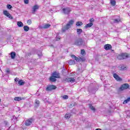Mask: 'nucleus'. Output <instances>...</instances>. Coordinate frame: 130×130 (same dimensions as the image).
Returning <instances> with one entry per match:
<instances>
[{"mask_svg":"<svg viewBox=\"0 0 130 130\" xmlns=\"http://www.w3.org/2000/svg\"><path fill=\"white\" fill-rule=\"evenodd\" d=\"M74 23H75L74 20H70L69 22L66 24V25L62 28V32H66L67 30H69V29L71 28V26L74 24Z\"/></svg>","mask_w":130,"mask_h":130,"instance_id":"f257e3e1","label":"nucleus"},{"mask_svg":"<svg viewBox=\"0 0 130 130\" xmlns=\"http://www.w3.org/2000/svg\"><path fill=\"white\" fill-rule=\"evenodd\" d=\"M75 45L77 46H81L82 45H85V41L81 38L77 39L74 42Z\"/></svg>","mask_w":130,"mask_h":130,"instance_id":"f03ea898","label":"nucleus"},{"mask_svg":"<svg viewBox=\"0 0 130 130\" xmlns=\"http://www.w3.org/2000/svg\"><path fill=\"white\" fill-rule=\"evenodd\" d=\"M128 57H129V55L127 53H122L117 56L118 59L120 60L125 59V58H127Z\"/></svg>","mask_w":130,"mask_h":130,"instance_id":"7ed1b4c3","label":"nucleus"},{"mask_svg":"<svg viewBox=\"0 0 130 130\" xmlns=\"http://www.w3.org/2000/svg\"><path fill=\"white\" fill-rule=\"evenodd\" d=\"M129 88V85L127 83H124L121 85L119 88L120 91H123V90H126Z\"/></svg>","mask_w":130,"mask_h":130,"instance_id":"20e7f679","label":"nucleus"},{"mask_svg":"<svg viewBox=\"0 0 130 130\" xmlns=\"http://www.w3.org/2000/svg\"><path fill=\"white\" fill-rule=\"evenodd\" d=\"M71 8L69 7L64 8L62 9V12L63 14H64V15H69V14L71 13Z\"/></svg>","mask_w":130,"mask_h":130,"instance_id":"39448f33","label":"nucleus"},{"mask_svg":"<svg viewBox=\"0 0 130 130\" xmlns=\"http://www.w3.org/2000/svg\"><path fill=\"white\" fill-rule=\"evenodd\" d=\"M33 121H34L33 118H31L26 120L25 121V125H26V126H29V125H31V124L33 123Z\"/></svg>","mask_w":130,"mask_h":130,"instance_id":"423d86ee","label":"nucleus"},{"mask_svg":"<svg viewBox=\"0 0 130 130\" xmlns=\"http://www.w3.org/2000/svg\"><path fill=\"white\" fill-rule=\"evenodd\" d=\"M3 14L4 15H5V16H6V17H7V18H9V19H11V20H13V16H12V15H11V14H10L8 11L6 10H4L3 11Z\"/></svg>","mask_w":130,"mask_h":130,"instance_id":"0eeeda50","label":"nucleus"},{"mask_svg":"<svg viewBox=\"0 0 130 130\" xmlns=\"http://www.w3.org/2000/svg\"><path fill=\"white\" fill-rule=\"evenodd\" d=\"M56 89V86L55 85H49L48 86L46 90V91H52V90H55Z\"/></svg>","mask_w":130,"mask_h":130,"instance_id":"6e6552de","label":"nucleus"},{"mask_svg":"<svg viewBox=\"0 0 130 130\" xmlns=\"http://www.w3.org/2000/svg\"><path fill=\"white\" fill-rule=\"evenodd\" d=\"M37 10H39V6L36 5L32 8V14H35L37 11Z\"/></svg>","mask_w":130,"mask_h":130,"instance_id":"1a4fd4ad","label":"nucleus"},{"mask_svg":"<svg viewBox=\"0 0 130 130\" xmlns=\"http://www.w3.org/2000/svg\"><path fill=\"white\" fill-rule=\"evenodd\" d=\"M63 81H66L68 83H74L75 82V79L74 78H65L63 79Z\"/></svg>","mask_w":130,"mask_h":130,"instance_id":"9d476101","label":"nucleus"},{"mask_svg":"<svg viewBox=\"0 0 130 130\" xmlns=\"http://www.w3.org/2000/svg\"><path fill=\"white\" fill-rule=\"evenodd\" d=\"M50 26L51 25L49 24H44L43 26L41 25L39 26V28L40 29H48Z\"/></svg>","mask_w":130,"mask_h":130,"instance_id":"9b49d317","label":"nucleus"},{"mask_svg":"<svg viewBox=\"0 0 130 130\" xmlns=\"http://www.w3.org/2000/svg\"><path fill=\"white\" fill-rule=\"evenodd\" d=\"M52 76L53 77H54V78H56V79H59L60 78L59 73L57 72H54L52 73Z\"/></svg>","mask_w":130,"mask_h":130,"instance_id":"f8f14e48","label":"nucleus"},{"mask_svg":"<svg viewBox=\"0 0 130 130\" xmlns=\"http://www.w3.org/2000/svg\"><path fill=\"white\" fill-rule=\"evenodd\" d=\"M113 77L116 80V81H122L121 78L119 77L118 75H117L116 73L113 74Z\"/></svg>","mask_w":130,"mask_h":130,"instance_id":"ddd939ff","label":"nucleus"},{"mask_svg":"<svg viewBox=\"0 0 130 130\" xmlns=\"http://www.w3.org/2000/svg\"><path fill=\"white\" fill-rule=\"evenodd\" d=\"M111 48H112V46L110 44H106L104 46L105 50H110Z\"/></svg>","mask_w":130,"mask_h":130,"instance_id":"4468645a","label":"nucleus"},{"mask_svg":"<svg viewBox=\"0 0 130 130\" xmlns=\"http://www.w3.org/2000/svg\"><path fill=\"white\" fill-rule=\"evenodd\" d=\"M120 22V17H118V18H115L113 19V23L115 24H118Z\"/></svg>","mask_w":130,"mask_h":130,"instance_id":"2eb2a0df","label":"nucleus"},{"mask_svg":"<svg viewBox=\"0 0 130 130\" xmlns=\"http://www.w3.org/2000/svg\"><path fill=\"white\" fill-rule=\"evenodd\" d=\"M93 26V23L92 22H89V23L87 24L85 26H84V28H91Z\"/></svg>","mask_w":130,"mask_h":130,"instance_id":"dca6fc26","label":"nucleus"},{"mask_svg":"<svg viewBox=\"0 0 130 130\" xmlns=\"http://www.w3.org/2000/svg\"><path fill=\"white\" fill-rule=\"evenodd\" d=\"M49 80L51 82H56V78L53 77V75H52L50 77Z\"/></svg>","mask_w":130,"mask_h":130,"instance_id":"f3484780","label":"nucleus"},{"mask_svg":"<svg viewBox=\"0 0 130 130\" xmlns=\"http://www.w3.org/2000/svg\"><path fill=\"white\" fill-rule=\"evenodd\" d=\"M10 55L12 59H14L16 57V53L15 52H12L10 53Z\"/></svg>","mask_w":130,"mask_h":130,"instance_id":"a211bd4d","label":"nucleus"},{"mask_svg":"<svg viewBox=\"0 0 130 130\" xmlns=\"http://www.w3.org/2000/svg\"><path fill=\"white\" fill-rule=\"evenodd\" d=\"M69 64H70V66H72L73 64H76V61L74 60L70 59L68 62Z\"/></svg>","mask_w":130,"mask_h":130,"instance_id":"6ab92c4d","label":"nucleus"},{"mask_svg":"<svg viewBox=\"0 0 130 130\" xmlns=\"http://www.w3.org/2000/svg\"><path fill=\"white\" fill-rule=\"evenodd\" d=\"M18 84L20 86H24V85L25 84V82H24L23 80L21 79L18 81Z\"/></svg>","mask_w":130,"mask_h":130,"instance_id":"aec40b11","label":"nucleus"},{"mask_svg":"<svg viewBox=\"0 0 130 130\" xmlns=\"http://www.w3.org/2000/svg\"><path fill=\"white\" fill-rule=\"evenodd\" d=\"M82 32H83V30L82 29H81V28L77 29V32L79 36H80V35H81V34L82 33Z\"/></svg>","mask_w":130,"mask_h":130,"instance_id":"412c9836","label":"nucleus"},{"mask_svg":"<svg viewBox=\"0 0 130 130\" xmlns=\"http://www.w3.org/2000/svg\"><path fill=\"white\" fill-rule=\"evenodd\" d=\"M119 67L120 68V71H124V70H125V68H126L123 64L120 65Z\"/></svg>","mask_w":130,"mask_h":130,"instance_id":"4be33fe9","label":"nucleus"},{"mask_svg":"<svg viewBox=\"0 0 130 130\" xmlns=\"http://www.w3.org/2000/svg\"><path fill=\"white\" fill-rule=\"evenodd\" d=\"M110 4L113 7H114L116 5V2L115 0H110Z\"/></svg>","mask_w":130,"mask_h":130,"instance_id":"5701e85b","label":"nucleus"},{"mask_svg":"<svg viewBox=\"0 0 130 130\" xmlns=\"http://www.w3.org/2000/svg\"><path fill=\"white\" fill-rule=\"evenodd\" d=\"M23 29H24V30L25 31V32H28V30H30V28H29V26H27V25H25L24 27H23Z\"/></svg>","mask_w":130,"mask_h":130,"instance_id":"b1692460","label":"nucleus"},{"mask_svg":"<svg viewBox=\"0 0 130 130\" xmlns=\"http://www.w3.org/2000/svg\"><path fill=\"white\" fill-rule=\"evenodd\" d=\"M72 58H74L75 60H76V61H79V58L78 57L76 56L75 55H71Z\"/></svg>","mask_w":130,"mask_h":130,"instance_id":"393cba45","label":"nucleus"},{"mask_svg":"<svg viewBox=\"0 0 130 130\" xmlns=\"http://www.w3.org/2000/svg\"><path fill=\"white\" fill-rule=\"evenodd\" d=\"M89 108H90L91 110H92V111H94V112H95L96 109H95V108H94V107L92 106V104H89Z\"/></svg>","mask_w":130,"mask_h":130,"instance_id":"a878e982","label":"nucleus"},{"mask_svg":"<svg viewBox=\"0 0 130 130\" xmlns=\"http://www.w3.org/2000/svg\"><path fill=\"white\" fill-rule=\"evenodd\" d=\"M37 54L38 56L40 58L41 57V56H42V52L41 51H38Z\"/></svg>","mask_w":130,"mask_h":130,"instance_id":"bb28decb","label":"nucleus"},{"mask_svg":"<svg viewBox=\"0 0 130 130\" xmlns=\"http://www.w3.org/2000/svg\"><path fill=\"white\" fill-rule=\"evenodd\" d=\"M71 117V114L70 113H67L65 115V118H67V119H69V118H70Z\"/></svg>","mask_w":130,"mask_h":130,"instance_id":"cd10ccee","label":"nucleus"},{"mask_svg":"<svg viewBox=\"0 0 130 130\" xmlns=\"http://www.w3.org/2000/svg\"><path fill=\"white\" fill-rule=\"evenodd\" d=\"M14 100L15 101H20V100H22V98L21 97H15L14 98Z\"/></svg>","mask_w":130,"mask_h":130,"instance_id":"c85d7f7f","label":"nucleus"},{"mask_svg":"<svg viewBox=\"0 0 130 130\" xmlns=\"http://www.w3.org/2000/svg\"><path fill=\"white\" fill-rule=\"evenodd\" d=\"M83 25V22L81 21H78L76 22V26H82Z\"/></svg>","mask_w":130,"mask_h":130,"instance_id":"c756f323","label":"nucleus"},{"mask_svg":"<svg viewBox=\"0 0 130 130\" xmlns=\"http://www.w3.org/2000/svg\"><path fill=\"white\" fill-rule=\"evenodd\" d=\"M17 25L18 27H23V23L21 21L17 22Z\"/></svg>","mask_w":130,"mask_h":130,"instance_id":"7c9ffc66","label":"nucleus"},{"mask_svg":"<svg viewBox=\"0 0 130 130\" xmlns=\"http://www.w3.org/2000/svg\"><path fill=\"white\" fill-rule=\"evenodd\" d=\"M81 53L82 55H85V54H86V51L84 49L81 50Z\"/></svg>","mask_w":130,"mask_h":130,"instance_id":"2f4dec72","label":"nucleus"},{"mask_svg":"<svg viewBox=\"0 0 130 130\" xmlns=\"http://www.w3.org/2000/svg\"><path fill=\"white\" fill-rule=\"evenodd\" d=\"M36 104H37V106H39V104H40V102L37 100H35Z\"/></svg>","mask_w":130,"mask_h":130,"instance_id":"473e14b6","label":"nucleus"},{"mask_svg":"<svg viewBox=\"0 0 130 130\" xmlns=\"http://www.w3.org/2000/svg\"><path fill=\"white\" fill-rule=\"evenodd\" d=\"M31 23H32V20H31V19H29L27 21V24H28V25H31Z\"/></svg>","mask_w":130,"mask_h":130,"instance_id":"72a5a7b5","label":"nucleus"},{"mask_svg":"<svg viewBox=\"0 0 130 130\" xmlns=\"http://www.w3.org/2000/svg\"><path fill=\"white\" fill-rule=\"evenodd\" d=\"M6 72L7 74H10V73H11V70H10V69L7 68L6 70Z\"/></svg>","mask_w":130,"mask_h":130,"instance_id":"f704fd0d","label":"nucleus"},{"mask_svg":"<svg viewBox=\"0 0 130 130\" xmlns=\"http://www.w3.org/2000/svg\"><path fill=\"white\" fill-rule=\"evenodd\" d=\"M7 7L8 9H9L10 10H11V9H12L13 8L12 5H11L10 4L7 5Z\"/></svg>","mask_w":130,"mask_h":130,"instance_id":"c9c22d12","label":"nucleus"},{"mask_svg":"<svg viewBox=\"0 0 130 130\" xmlns=\"http://www.w3.org/2000/svg\"><path fill=\"white\" fill-rule=\"evenodd\" d=\"M24 3L25 5H28L29 4V0H24Z\"/></svg>","mask_w":130,"mask_h":130,"instance_id":"e433bc0d","label":"nucleus"},{"mask_svg":"<svg viewBox=\"0 0 130 130\" xmlns=\"http://www.w3.org/2000/svg\"><path fill=\"white\" fill-rule=\"evenodd\" d=\"M63 99L67 100V99H69V96L67 95H64L63 96Z\"/></svg>","mask_w":130,"mask_h":130,"instance_id":"4c0bfd02","label":"nucleus"},{"mask_svg":"<svg viewBox=\"0 0 130 130\" xmlns=\"http://www.w3.org/2000/svg\"><path fill=\"white\" fill-rule=\"evenodd\" d=\"M17 117H16L15 116H13L12 119H14L15 120V121H17L18 120H17Z\"/></svg>","mask_w":130,"mask_h":130,"instance_id":"58836bf2","label":"nucleus"},{"mask_svg":"<svg viewBox=\"0 0 130 130\" xmlns=\"http://www.w3.org/2000/svg\"><path fill=\"white\" fill-rule=\"evenodd\" d=\"M89 22H90V23H93V22H94V18H91L89 19Z\"/></svg>","mask_w":130,"mask_h":130,"instance_id":"ea45409f","label":"nucleus"},{"mask_svg":"<svg viewBox=\"0 0 130 130\" xmlns=\"http://www.w3.org/2000/svg\"><path fill=\"white\" fill-rule=\"evenodd\" d=\"M31 54V53H27L26 54V56H30Z\"/></svg>","mask_w":130,"mask_h":130,"instance_id":"a19ab883","label":"nucleus"},{"mask_svg":"<svg viewBox=\"0 0 130 130\" xmlns=\"http://www.w3.org/2000/svg\"><path fill=\"white\" fill-rule=\"evenodd\" d=\"M56 40L57 41H58V40H60V38H59V36H57L56 38Z\"/></svg>","mask_w":130,"mask_h":130,"instance_id":"79ce46f5","label":"nucleus"},{"mask_svg":"<svg viewBox=\"0 0 130 130\" xmlns=\"http://www.w3.org/2000/svg\"><path fill=\"white\" fill-rule=\"evenodd\" d=\"M14 81H15V82H16V83H17V82H19V78H16L14 79Z\"/></svg>","mask_w":130,"mask_h":130,"instance_id":"37998d69","label":"nucleus"},{"mask_svg":"<svg viewBox=\"0 0 130 130\" xmlns=\"http://www.w3.org/2000/svg\"><path fill=\"white\" fill-rule=\"evenodd\" d=\"M127 101H126V100H125L123 102V104H126V103H127Z\"/></svg>","mask_w":130,"mask_h":130,"instance_id":"c03bdc74","label":"nucleus"},{"mask_svg":"<svg viewBox=\"0 0 130 130\" xmlns=\"http://www.w3.org/2000/svg\"><path fill=\"white\" fill-rule=\"evenodd\" d=\"M126 100L127 102H130V98H128Z\"/></svg>","mask_w":130,"mask_h":130,"instance_id":"a18cd8bd","label":"nucleus"},{"mask_svg":"<svg viewBox=\"0 0 130 130\" xmlns=\"http://www.w3.org/2000/svg\"><path fill=\"white\" fill-rule=\"evenodd\" d=\"M4 123L6 125H7L8 124V121H4Z\"/></svg>","mask_w":130,"mask_h":130,"instance_id":"49530a36","label":"nucleus"},{"mask_svg":"<svg viewBox=\"0 0 130 130\" xmlns=\"http://www.w3.org/2000/svg\"><path fill=\"white\" fill-rule=\"evenodd\" d=\"M80 59H81L82 60V61H84V60H85V58H80Z\"/></svg>","mask_w":130,"mask_h":130,"instance_id":"de8ad7c7","label":"nucleus"},{"mask_svg":"<svg viewBox=\"0 0 130 130\" xmlns=\"http://www.w3.org/2000/svg\"><path fill=\"white\" fill-rule=\"evenodd\" d=\"M74 107V104H72L70 105V107Z\"/></svg>","mask_w":130,"mask_h":130,"instance_id":"09e8293b","label":"nucleus"},{"mask_svg":"<svg viewBox=\"0 0 130 130\" xmlns=\"http://www.w3.org/2000/svg\"><path fill=\"white\" fill-rule=\"evenodd\" d=\"M50 46L51 47H53V45H51Z\"/></svg>","mask_w":130,"mask_h":130,"instance_id":"8fccbe9b","label":"nucleus"},{"mask_svg":"<svg viewBox=\"0 0 130 130\" xmlns=\"http://www.w3.org/2000/svg\"><path fill=\"white\" fill-rule=\"evenodd\" d=\"M95 130H102V129L100 128H96Z\"/></svg>","mask_w":130,"mask_h":130,"instance_id":"3c124183","label":"nucleus"},{"mask_svg":"<svg viewBox=\"0 0 130 130\" xmlns=\"http://www.w3.org/2000/svg\"><path fill=\"white\" fill-rule=\"evenodd\" d=\"M96 91H97V89H95L93 93H94L96 92Z\"/></svg>","mask_w":130,"mask_h":130,"instance_id":"603ef678","label":"nucleus"},{"mask_svg":"<svg viewBox=\"0 0 130 130\" xmlns=\"http://www.w3.org/2000/svg\"><path fill=\"white\" fill-rule=\"evenodd\" d=\"M128 112L129 113L130 112H129V111H127V113Z\"/></svg>","mask_w":130,"mask_h":130,"instance_id":"864d4df0","label":"nucleus"},{"mask_svg":"<svg viewBox=\"0 0 130 130\" xmlns=\"http://www.w3.org/2000/svg\"><path fill=\"white\" fill-rule=\"evenodd\" d=\"M91 92H93V90H91Z\"/></svg>","mask_w":130,"mask_h":130,"instance_id":"5fc2aeb1","label":"nucleus"},{"mask_svg":"<svg viewBox=\"0 0 130 130\" xmlns=\"http://www.w3.org/2000/svg\"><path fill=\"white\" fill-rule=\"evenodd\" d=\"M0 103H1V99H0Z\"/></svg>","mask_w":130,"mask_h":130,"instance_id":"6e6d98bb","label":"nucleus"}]
</instances>
